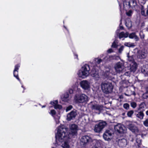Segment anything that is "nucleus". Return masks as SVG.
Masks as SVG:
<instances>
[{
    "label": "nucleus",
    "mask_w": 148,
    "mask_h": 148,
    "mask_svg": "<svg viewBox=\"0 0 148 148\" xmlns=\"http://www.w3.org/2000/svg\"><path fill=\"white\" fill-rule=\"evenodd\" d=\"M68 129L64 126H59L58 128L57 132L56 134L55 138L56 142L59 143H64L62 144L63 148H69V146L68 144L69 136L67 132Z\"/></svg>",
    "instance_id": "obj_1"
},
{
    "label": "nucleus",
    "mask_w": 148,
    "mask_h": 148,
    "mask_svg": "<svg viewBox=\"0 0 148 148\" xmlns=\"http://www.w3.org/2000/svg\"><path fill=\"white\" fill-rule=\"evenodd\" d=\"M90 70V68L89 65L87 64H85L78 71L77 74L79 77L85 78L89 75Z\"/></svg>",
    "instance_id": "obj_2"
},
{
    "label": "nucleus",
    "mask_w": 148,
    "mask_h": 148,
    "mask_svg": "<svg viewBox=\"0 0 148 148\" xmlns=\"http://www.w3.org/2000/svg\"><path fill=\"white\" fill-rule=\"evenodd\" d=\"M74 99L77 103H85L88 101V97L84 94H76L74 96Z\"/></svg>",
    "instance_id": "obj_3"
},
{
    "label": "nucleus",
    "mask_w": 148,
    "mask_h": 148,
    "mask_svg": "<svg viewBox=\"0 0 148 148\" xmlns=\"http://www.w3.org/2000/svg\"><path fill=\"white\" fill-rule=\"evenodd\" d=\"M101 86L103 91L106 94H108L112 91L113 87L110 83H102Z\"/></svg>",
    "instance_id": "obj_4"
},
{
    "label": "nucleus",
    "mask_w": 148,
    "mask_h": 148,
    "mask_svg": "<svg viewBox=\"0 0 148 148\" xmlns=\"http://www.w3.org/2000/svg\"><path fill=\"white\" fill-rule=\"evenodd\" d=\"M107 124L105 121H102L96 124L94 127V130L96 133H99L105 127Z\"/></svg>",
    "instance_id": "obj_5"
},
{
    "label": "nucleus",
    "mask_w": 148,
    "mask_h": 148,
    "mask_svg": "<svg viewBox=\"0 0 148 148\" xmlns=\"http://www.w3.org/2000/svg\"><path fill=\"white\" fill-rule=\"evenodd\" d=\"M91 66L92 67L90 74L91 76L94 78V79L96 80H98L100 78L99 75L98 73V69L99 68L98 66H97L96 68L93 65Z\"/></svg>",
    "instance_id": "obj_6"
},
{
    "label": "nucleus",
    "mask_w": 148,
    "mask_h": 148,
    "mask_svg": "<svg viewBox=\"0 0 148 148\" xmlns=\"http://www.w3.org/2000/svg\"><path fill=\"white\" fill-rule=\"evenodd\" d=\"M114 68L116 73H120L124 71L125 67L122 63L119 62L115 64Z\"/></svg>",
    "instance_id": "obj_7"
},
{
    "label": "nucleus",
    "mask_w": 148,
    "mask_h": 148,
    "mask_svg": "<svg viewBox=\"0 0 148 148\" xmlns=\"http://www.w3.org/2000/svg\"><path fill=\"white\" fill-rule=\"evenodd\" d=\"M79 84L81 88L84 90H88L90 89V83L87 80L81 81L80 82Z\"/></svg>",
    "instance_id": "obj_8"
},
{
    "label": "nucleus",
    "mask_w": 148,
    "mask_h": 148,
    "mask_svg": "<svg viewBox=\"0 0 148 148\" xmlns=\"http://www.w3.org/2000/svg\"><path fill=\"white\" fill-rule=\"evenodd\" d=\"M92 141V139L89 136H85L81 138L80 140V144L84 146L87 143Z\"/></svg>",
    "instance_id": "obj_9"
},
{
    "label": "nucleus",
    "mask_w": 148,
    "mask_h": 148,
    "mask_svg": "<svg viewBox=\"0 0 148 148\" xmlns=\"http://www.w3.org/2000/svg\"><path fill=\"white\" fill-rule=\"evenodd\" d=\"M77 125L75 124H72L70 126V133L73 136L77 135Z\"/></svg>",
    "instance_id": "obj_10"
},
{
    "label": "nucleus",
    "mask_w": 148,
    "mask_h": 148,
    "mask_svg": "<svg viewBox=\"0 0 148 148\" xmlns=\"http://www.w3.org/2000/svg\"><path fill=\"white\" fill-rule=\"evenodd\" d=\"M127 125L129 130L133 132H134L135 133H137L138 132L139 130L138 127L135 126L132 123L129 122L128 124Z\"/></svg>",
    "instance_id": "obj_11"
},
{
    "label": "nucleus",
    "mask_w": 148,
    "mask_h": 148,
    "mask_svg": "<svg viewBox=\"0 0 148 148\" xmlns=\"http://www.w3.org/2000/svg\"><path fill=\"white\" fill-rule=\"evenodd\" d=\"M114 129L115 131L120 133L124 132L125 128L123 125L118 124L114 126Z\"/></svg>",
    "instance_id": "obj_12"
},
{
    "label": "nucleus",
    "mask_w": 148,
    "mask_h": 148,
    "mask_svg": "<svg viewBox=\"0 0 148 148\" xmlns=\"http://www.w3.org/2000/svg\"><path fill=\"white\" fill-rule=\"evenodd\" d=\"M77 115L76 111H72L67 115L66 119L67 120L70 121L75 118Z\"/></svg>",
    "instance_id": "obj_13"
},
{
    "label": "nucleus",
    "mask_w": 148,
    "mask_h": 148,
    "mask_svg": "<svg viewBox=\"0 0 148 148\" xmlns=\"http://www.w3.org/2000/svg\"><path fill=\"white\" fill-rule=\"evenodd\" d=\"M147 55V52L145 50L139 51L137 55V58L140 59H143L146 58Z\"/></svg>",
    "instance_id": "obj_14"
},
{
    "label": "nucleus",
    "mask_w": 148,
    "mask_h": 148,
    "mask_svg": "<svg viewBox=\"0 0 148 148\" xmlns=\"http://www.w3.org/2000/svg\"><path fill=\"white\" fill-rule=\"evenodd\" d=\"M20 67V65L17 64L15 66V68L13 71L14 76L15 77L18 81L20 82V80L18 77V70Z\"/></svg>",
    "instance_id": "obj_15"
},
{
    "label": "nucleus",
    "mask_w": 148,
    "mask_h": 148,
    "mask_svg": "<svg viewBox=\"0 0 148 148\" xmlns=\"http://www.w3.org/2000/svg\"><path fill=\"white\" fill-rule=\"evenodd\" d=\"M102 60L99 58H95L94 59L93 61L90 63L91 66L92 65H94L96 67L97 66H98L99 67L98 65L102 62Z\"/></svg>",
    "instance_id": "obj_16"
},
{
    "label": "nucleus",
    "mask_w": 148,
    "mask_h": 148,
    "mask_svg": "<svg viewBox=\"0 0 148 148\" xmlns=\"http://www.w3.org/2000/svg\"><path fill=\"white\" fill-rule=\"evenodd\" d=\"M118 143L119 146L123 147L127 145V141L125 138L119 139L118 141Z\"/></svg>",
    "instance_id": "obj_17"
},
{
    "label": "nucleus",
    "mask_w": 148,
    "mask_h": 148,
    "mask_svg": "<svg viewBox=\"0 0 148 148\" xmlns=\"http://www.w3.org/2000/svg\"><path fill=\"white\" fill-rule=\"evenodd\" d=\"M128 36L130 38L134 39L136 41H137L139 40V38L136 35L135 32H132L129 34H128Z\"/></svg>",
    "instance_id": "obj_18"
},
{
    "label": "nucleus",
    "mask_w": 148,
    "mask_h": 148,
    "mask_svg": "<svg viewBox=\"0 0 148 148\" xmlns=\"http://www.w3.org/2000/svg\"><path fill=\"white\" fill-rule=\"evenodd\" d=\"M50 104L54 106V108L56 109H60L62 108V106L58 104V101L57 100H56L53 101H51Z\"/></svg>",
    "instance_id": "obj_19"
},
{
    "label": "nucleus",
    "mask_w": 148,
    "mask_h": 148,
    "mask_svg": "<svg viewBox=\"0 0 148 148\" xmlns=\"http://www.w3.org/2000/svg\"><path fill=\"white\" fill-rule=\"evenodd\" d=\"M131 3L129 0H125L123 2L124 8L126 9L130 8Z\"/></svg>",
    "instance_id": "obj_20"
},
{
    "label": "nucleus",
    "mask_w": 148,
    "mask_h": 148,
    "mask_svg": "<svg viewBox=\"0 0 148 148\" xmlns=\"http://www.w3.org/2000/svg\"><path fill=\"white\" fill-rule=\"evenodd\" d=\"M137 64L135 62L132 63L130 64V70L131 71L134 72L137 68Z\"/></svg>",
    "instance_id": "obj_21"
},
{
    "label": "nucleus",
    "mask_w": 148,
    "mask_h": 148,
    "mask_svg": "<svg viewBox=\"0 0 148 148\" xmlns=\"http://www.w3.org/2000/svg\"><path fill=\"white\" fill-rule=\"evenodd\" d=\"M102 108V106L97 104L93 105L91 106V108L92 110H96L100 111Z\"/></svg>",
    "instance_id": "obj_22"
},
{
    "label": "nucleus",
    "mask_w": 148,
    "mask_h": 148,
    "mask_svg": "<svg viewBox=\"0 0 148 148\" xmlns=\"http://www.w3.org/2000/svg\"><path fill=\"white\" fill-rule=\"evenodd\" d=\"M128 36V33L126 32L124 33V32H121L120 33L119 35V38L120 39L123 38H127Z\"/></svg>",
    "instance_id": "obj_23"
},
{
    "label": "nucleus",
    "mask_w": 148,
    "mask_h": 148,
    "mask_svg": "<svg viewBox=\"0 0 148 148\" xmlns=\"http://www.w3.org/2000/svg\"><path fill=\"white\" fill-rule=\"evenodd\" d=\"M125 25L127 27L130 29L132 27V24L131 20L130 18L127 19L125 20Z\"/></svg>",
    "instance_id": "obj_24"
},
{
    "label": "nucleus",
    "mask_w": 148,
    "mask_h": 148,
    "mask_svg": "<svg viewBox=\"0 0 148 148\" xmlns=\"http://www.w3.org/2000/svg\"><path fill=\"white\" fill-rule=\"evenodd\" d=\"M96 142L95 145L97 147H102L104 144V143L100 140H95Z\"/></svg>",
    "instance_id": "obj_25"
},
{
    "label": "nucleus",
    "mask_w": 148,
    "mask_h": 148,
    "mask_svg": "<svg viewBox=\"0 0 148 148\" xmlns=\"http://www.w3.org/2000/svg\"><path fill=\"white\" fill-rule=\"evenodd\" d=\"M69 95L68 93H66L64 94V96L61 99L62 100L65 102H68L69 100Z\"/></svg>",
    "instance_id": "obj_26"
},
{
    "label": "nucleus",
    "mask_w": 148,
    "mask_h": 148,
    "mask_svg": "<svg viewBox=\"0 0 148 148\" xmlns=\"http://www.w3.org/2000/svg\"><path fill=\"white\" fill-rule=\"evenodd\" d=\"M140 9L141 15L144 16L146 17L147 15L145 13V10L144 7L143 5H141L140 7Z\"/></svg>",
    "instance_id": "obj_27"
},
{
    "label": "nucleus",
    "mask_w": 148,
    "mask_h": 148,
    "mask_svg": "<svg viewBox=\"0 0 148 148\" xmlns=\"http://www.w3.org/2000/svg\"><path fill=\"white\" fill-rule=\"evenodd\" d=\"M136 116L138 118L140 119H143L144 114L142 112L140 111L136 114Z\"/></svg>",
    "instance_id": "obj_28"
},
{
    "label": "nucleus",
    "mask_w": 148,
    "mask_h": 148,
    "mask_svg": "<svg viewBox=\"0 0 148 148\" xmlns=\"http://www.w3.org/2000/svg\"><path fill=\"white\" fill-rule=\"evenodd\" d=\"M130 3H131L130 8H133L137 5L136 2L135 0H132L130 1Z\"/></svg>",
    "instance_id": "obj_29"
},
{
    "label": "nucleus",
    "mask_w": 148,
    "mask_h": 148,
    "mask_svg": "<svg viewBox=\"0 0 148 148\" xmlns=\"http://www.w3.org/2000/svg\"><path fill=\"white\" fill-rule=\"evenodd\" d=\"M104 139L106 140H108L110 139V137L108 135L104 133L103 135Z\"/></svg>",
    "instance_id": "obj_30"
},
{
    "label": "nucleus",
    "mask_w": 148,
    "mask_h": 148,
    "mask_svg": "<svg viewBox=\"0 0 148 148\" xmlns=\"http://www.w3.org/2000/svg\"><path fill=\"white\" fill-rule=\"evenodd\" d=\"M111 46H119L118 41L115 40L112 43Z\"/></svg>",
    "instance_id": "obj_31"
},
{
    "label": "nucleus",
    "mask_w": 148,
    "mask_h": 148,
    "mask_svg": "<svg viewBox=\"0 0 148 148\" xmlns=\"http://www.w3.org/2000/svg\"><path fill=\"white\" fill-rule=\"evenodd\" d=\"M104 133L110 137L112 134V131L111 130H107Z\"/></svg>",
    "instance_id": "obj_32"
},
{
    "label": "nucleus",
    "mask_w": 148,
    "mask_h": 148,
    "mask_svg": "<svg viewBox=\"0 0 148 148\" xmlns=\"http://www.w3.org/2000/svg\"><path fill=\"white\" fill-rule=\"evenodd\" d=\"M134 112L133 110H130L128 111L127 114V116L129 117H132V115L134 114Z\"/></svg>",
    "instance_id": "obj_33"
},
{
    "label": "nucleus",
    "mask_w": 148,
    "mask_h": 148,
    "mask_svg": "<svg viewBox=\"0 0 148 148\" xmlns=\"http://www.w3.org/2000/svg\"><path fill=\"white\" fill-rule=\"evenodd\" d=\"M123 107L126 110H128L130 106L128 103H125L123 104Z\"/></svg>",
    "instance_id": "obj_34"
},
{
    "label": "nucleus",
    "mask_w": 148,
    "mask_h": 148,
    "mask_svg": "<svg viewBox=\"0 0 148 148\" xmlns=\"http://www.w3.org/2000/svg\"><path fill=\"white\" fill-rule=\"evenodd\" d=\"M132 11L131 10H130L126 12V15L128 16H131L132 14Z\"/></svg>",
    "instance_id": "obj_35"
},
{
    "label": "nucleus",
    "mask_w": 148,
    "mask_h": 148,
    "mask_svg": "<svg viewBox=\"0 0 148 148\" xmlns=\"http://www.w3.org/2000/svg\"><path fill=\"white\" fill-rule=\"evenodd\" d=\"M73 108V106L71 105H70L67 107L66 109V111L67 112Z\"/></svg>",
    "instance_id": "obj_36"
},
{
    "label": "nucleus",
    "mask_w": 148,
    "mask_h": 148,
    "mask_svg": "<svg viewBox=\"0 0 148 148\" xmlns=\"http://www.w3.org/2000/svg\"><path fill=\"white\" fill-rule=\"evenodd\" d=\"M143 124L145 126L148 127V119H146L143 122Z\"/></svg>",
    "instance_id": "obj_37"
},
{
    "label": "nucleus",
    "mask_w": 148,
    "mask_h": 148,
    "mask_svg": "<svg viewBox=\"0 0 148 148\" xmlns=\"http://www.w3.org/2000/svg\"><path fill=\"white\" fill-rule=\"evenodd\" d=\"M131 106L133 108H135L136 106V104L135 102H132L131 103Z\"/></svg>",
    "instance_id": "obj_38"
},
{
    "label": "nucleus",
    "mask_w": 148,
    "mask_h": 148,
    "mask_svg": "<svg viewBox=\"0 0 148 148\" xmlns=\"http://www.w3.org/2000/svg\"><path fill=\"white\" fill-rule=\"evenodd\" d=\"M56 113V111L54 110H52L49 113L52 116H54Z\"/></svg>",
    "instance_id": "obj_39"
},
{
    "label": "nucleus",
    "mask_w": 148,
    "mask_h": 148,
    "mask_svg": "<svg viewBox=\"0 0 148 148\" xmlns=\"http://www.w3.org/2000/svg\"><path fill=\"white\" fill-rule=\"evenodd\" d=\"M139 35L141 39H143L144 38L145 36L143 34V33L142 31L140 32L139 33Z\"/></svg>",
    "instance_id": "obj_40"
},
{
    "label": "nucleus",
    "mask_w": 148,
    "mask_h": 148,
    "mask_svg": "<svg viewBox=\"0 0 148 148\" xmlns=\"http://www.w3.org/2000/svg\"><path fill=\"white\" fill-rule=\"evenodd\" d=\"M125 46H134V45H132L130 42H125Z\"/></svg>",
    "instance_id": "obj_41"
},
{
    "label": "nucleus",
    "mask_w": 148,
    "mask_h": 148,
    "mask_svg": "<svg viewBox=\"0 0 148 148\" xmlns=\"http://www.w3.org/2000/svg\"><path fill=\"white\" fill-rule=\"evenodd\" d=\"M145 105V103H141L140 105L139 108V109L140 110L141 108H144V106Z\"/></svg>",
    "instance_id": "obj_42"
},
{
    "label": "nucleus",
    "mask_w": 148,
    "mask_h": 148,
    "mask_svg": "<svg viewBox=\"0 0 148 148\" xmlns=\"http://www.w3.org/2000/svg\"><path fill=\"white\" fill-rule=\"evenodd\" d=\"M128 60L130 61H131L132 63L135 62L134 61V59L132 57H130L128 58Z\"/></svg>",
    "instance_id": "obj_43"
},
{
    "label": "nucleus",
    "mask_w": 148,
    "mask_h": 148,
    "mask_svg": "<svg viewBox=\"0 0 148 148\" xmlns=\"http://www.w3.org/2000/svg\"><path fill=\"white\" fill-rule=\"evenodd\" d=\"M107 52L108 53H110L113 52V50L112 49H110L107 51Z\"/></svg>",
    "instance_id": "obj_44"
},
{
    "label": "nucleus",
    "mask_w": 148,
    "mask_h": 148,
    "mask_svg": "<svg viewBox=\"0 0 148 148\" xmlns=\"http://www.w3.org/2000/svg\"><path fill=\"white\" fill-rule=\"evenodd\" d=\"M121 23H120V27H119V29H121V30H123V27L122 26H121Z\"/></svg>",
    "instance_id": "obj_45"
},
{
    "label": "nucleus",
    "mask_w": 148,
    "mask_h": 148,
    "mask_svg": "<svg viewBox=\"0 0 148 148\" xmlns=\"http://www.w3.org/2000/svg\"><path fill=\"white\" fill-rule=\"evenodd\" d=\"M69 93H70L71 94L73 93V89H70L69 90Z\"/></svg>",
    "instance_id": "obj_46"
},
{
    "label": "nucleus",
    "mask_w": 148,
    "mask_h": 148,
    "mask_svg": "<svg viewBox=\"0 0 148 148\" xmlns=\"http://www.w3.org/2000/svg\"><path fill=\"white\" fill-rule=\"evenodd\" d=\"M59 117L58 116V118L56 119H55V121L56 124H58L59 123Z\"/></svg>",
    "instance_id": "obj_47"
},
{
    "label": "nucleus",
    "mask_w": 148,
    "mask_h": 148,
    "mask_svg": "<svg viewBox=\"0 0 148 148\" xmlns=\"http://www.w3.org/2000/svg\"><path fill=\"white\" fill-rule=\"evenodd\" d=\"M145 89H146V92L143 94V95L144 96L146 95V94L147 93H148V87H146V88H145Z\"/></svg>",
    "instance_id": "obj_48"
},
{
    "label": "nucleus",
    "mask_w": 148,
    "mask_h": 148,
    "mask_svg": "<svg viewBox=\"0 0 148 148\" xmlns=\"http://www.w3.org/2000/svg\"><path fill=\"white\" fill-rule=\"evenodd\" d=\"M123 47H121L119 49V53H121L123 50Z\"/></svg>",
    "instance_id": "obj_49"
},
{
    "label": "nucleus",
    "mask_w": 148,
    "mask_h": 148,
    "mask_svg": "<svg viewBox=\"0 0 148 148\" xmlns=\"http://www.w3.org/2000/svg\"><path fill=\"white\" fill-rule=\"evenodd\" d=\"M138 141L139 142V143L138 144V147H139L140 146L141 144V141L140 140H138Z\"/></svg>",
    "instance_id": "obj_50"
},
{
    "label": "nucleus",
    "mask_w": 148,
    "mask_h": 148,
    "mask_svg": "<svg viewBox=\"0 0 148 148\" xmlns=\"http://www.w3.org/2000/svg\"><path fill=\"white\" fill-rule=\"evenodd\" d=\"M64 27L65 29L67 31V32L68 33V34H69V32L68 29H67V28H66V26H64Z\"/></svg>",
    "instance_id": "obj_51"
},
{
    "label": "nucleus",
    "mask_w": 148,
    "mask_h": 148,
    "mask_svg": "<svg viewBox=\"0 0 148 148\" xmlns=\"http://www.w3.org/2000/svg\"><path fill=\"white\" fill-rule=\"evenodd\" d=\"M119 29H118L116 31V34H118L119 32Z\"/></svg>",
    "instance_id": "obj_52"
},
{
    "label": "nucleus",
    "mask_w": 148,
    "mask_h": 148,
    "mask_svg": "<svg viewBox=\"0 0 148 148\" xmlns=\"http://www.w3.org/2000/svg\"><path fill=\"white\" fill-rule=\"evenodd\" d=\"M74 56H75V58H77V60H78V58H77V54H74Z\"/></svg>",
    "instance_id": "obj_53"
},
{
    "label": "nucleus",
    "mask_w": 148,
    "mask_h": 148,
    "mask_svg": "<svg viewBox=\"0 0 148 148\" xmlns=\"http://www.w3.org/2000/svg\"><path fill=\"white\" fill-rule=\"evenodd\" d=\"M146 14L147 15V16H148V9H147L146 10Z\"/></svg>",
    "instance_id": "obj_54"
},
{
    "label": "nucleus",
    "mask_w": 148,
    "mask_h": 148,
    "mask_svg": "<svg viewBox=\"0 0 148 148\" xmlns=\"http://www.w3.org/2000/svg\"><path fill=\"white\" fill-rule=\"evenodd\" d=\"M125 95H126V96H129L130 95H127V94H126V93H125Z\"/></svg>",
    "instance_id": "obj_55"
},
{
    "label": "nucleus",
    "mask_w": 148,
    "mask_h": 148,
    "mask_svg": "<svg viewBox=\"0 0 148 148\" xmlns=\"http://www.w3.org/2000/svg\"><path fill=\"white\" fill-rule=\"evenodd\" d=\"M45 107V106H42V108H43Z\"/></svg>",
    "instance_id": "obj_56"
},
{
    "label": "nucleus",
    "mask_w": 148,
    "mask_h": 148,
    "mask_svg": "<svg viewBox=\"0 0 148 148\" xmlns=\"http://www.w3.org/2000/svg\"><path fill=\"white\" fill-rule=\"evenodd\" d=\"M146 30L148 32V27H147L146 28Z\"/></svg>",
    "instance_id": "obj_57"
},
{
    "label": "nucleus",
    "mask_w": 148,
    "mask_h": 148,
    "mask_svg": "<svg viewBox=\"0 0 148 148\" xmlns=\"http://www.w3.org/2000/svg\"><path fill=\"white\" fill-rule=\"evenodd\" d=\"M22 88H24V87H23V86L22 85Z\"/></svg>",
    "instance_id": "obj_58"
},
{
    "label": "nucleus",
    "mask_w": 148,
    "mask_h": 148,
    "mask_svg": "<svg viewBox=\"0 0 148 148\" xmlns=\"http://www.w3.org/2000/svg\"><path fill=\"white\" fill-rule=\"evenodd\" d=\"M146 97L147 98L148 97V96H147V95L146 96Z\"/></svg>",
    "instance_id": "obj_59"
},
{
    "label": "nucleus",
    "mask_w": 148,
    "mask_h": 148,
    "mask_svg": "<svg viewBox=\"0 0 148 148\" xmlns=\"http://www.w3.org/2000/svg\"><path fill=\"white\" fill-rule=\"evenodd\" d=\"M103 56V55H101V58L102 57V56Z\"/></svg>",
    "instance_id": "obj_60"
},
{
    "label": "nucleus",
    "mask_w": 148,
    "mask_h": 148,
    "mask_svg": "<svg viewBox=\"0 0 148 148\" xmlns=\"http://www.w3.org/2000/svg\"><path fill=\"white\" fill-rule=\"evenodd\" d=\"M124 114H125V113H123V115H124Z\"/></svg>",
    "instance_id": "obj_61"
},
{
    "label": "nucleus",
    "mask_w": 148,
    "mask_h": 148,
    "mask_svg": "<svg viewBox=\"0 0 148 148\" xmlns=\"http://www.w3.org/2000/svg\"><path fill=\"white\" fill-rule=\"evenodd\" d=\"M136 142H137V143H138V140H136Z\"/></svg>",
    "instance_id": "obj_62"
},
{
    "label": "nucleus",
    "mask_w": 148,
    "mask_h": 148,
    "mask_svg": "<svg viewBox=\"0 0 148 148\" xmlns=\"http://www.w3.org/2000/svg\"><path fill=\"white\" fill-rule=\"evenodd\" d=\"M134 95H135V92H134Z\"/></svg>",
    "instance_id": "obj_63"
},
{
    "label": "nucleus",
    "mask_w": 148,
    "mask_h": 148,
    "mask_svg": "<svg viewBox=\"0 0 148 148\" xmlns=\"http://www.w3.org/2000/svg\"><path fill=\"white\" fill-rule=\"evenodd\" d=\"M119 6H120V3H119Z\"/></svg>",
    "instance_id": "obj_64"
}]
</instances>
